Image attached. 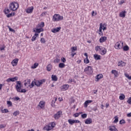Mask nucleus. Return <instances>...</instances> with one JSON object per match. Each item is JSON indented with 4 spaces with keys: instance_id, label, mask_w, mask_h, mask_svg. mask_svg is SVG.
Returning <instances> with one entry per match:
<instances>
[{
    "instance_id": "nucleus-1",
    "label": "nucleus",
    "mask_w": 131,
    "mask_h": 131,
    "mask_svg": "<svg viewBox=\"0 0 131 131\" xmlns=\"http://www.w3.org/2000/svg\"><path fill=\"white\" fill-rule=\"evenodd\" d=\"M95 51H96V52H99V54L102 56L106 55V53H107L106 48L102 47V46H97L95 47Z\"/></svg>"
},
{
    "instance_id": "nucleus-2",
    "label": "nucleus",
    "mask_w": 131,
    "mask_h": 131,
    "mask_svg": "<svg viewBox=\"0 0 131 131\" xmlns=\"http://www.w3.org/2000/svg\"><path fill=\"white\" fill-rule=\"evenodd\" d=\"M22 88V84L21 83V81H16V85L15 86V89L17 92V93H26V90L24 89H21Z\"/></svg>"
},
{
    "instance_id": "nucleus-3",
    "label": "nucleus",
    "mask_w": 131,
    "mask_h": 131,
    "mask_svg": "<svg viewBox=\"0 0 131 131\" xmlns=\"http://www.w3.org/2000/svg\"><path fill=\"white\" fill-rule=\"evenodd\" d=\"M19 8V4L17 2H12L9 5V9L11 11H17Z\"/></svg>"
},
{
    "instance_id": "nucleus-4",
    "label": "nucleus",
    "mask_w": 131,
    "mask_h": 131,
    "mask_svg": "<svg viewBox=\"0 0 131 131\" xmlns=\"http://www.w3.org/2000/svg\"><path fill=\"white\" fill-rule=\"evenodd\" d=\"M64 19L63 16L60 15L59 14H54L52 17V21L54 22H58L59 21H62Z\"/></svg>"
},
{
    "instance_id": "nucleus-5",
    "label": "nucleus",
    "mask_w": 131,
    "mask_h": 131,
    "mask_svg": "<svg viewBox=\"0 0 131 131\" xmlns=\"http://www.w3.org/2000/svg\"><path fill=\"white\" fill-rule=\"evenodd\" d=\"M55 126H56V123H55L54 122H52L49 124L46 125L43 127V129L47 131L51 130V129H53V128L55 127Z\"/></svg>"
},
{
    "instance_id": "nucleus-6",
    "label": "nucleus",
    "mask_w": 131,
    "mask_h": 131,
    "mask_svg": "<svg viewBox=\"0 0 131 131\" xmlns=\"http://www.w3.org/2000/svg\"><path fill=\"white\" fill-rule=\"evenodd\" d=\"M84 72H85V73L88 75L93 74V68L91 66H88L84 69Z\"/></svg>"
},
{
    "instance_id": "nucleus-7",
    "label": "nucleus",
    "mask_w": 131,
    "mask_h": 131,
    "mask_svg": "<svg viewBox=\"0 0 131 131\" xmlns=\"http://www.w3.org/2000/svg\"><path fill=\"white\" fill-rule=\"evenodd\" d=\"M123 47V42L118 41L116 43L115 45V48L117 50H120V49H122Z\"/></svg>"
},
{
    "instance_id": "nucleus-8",
    "label": "nucleus",
    "mask_w": 131,
    "mask_h": 131,
    "mask_svg": "<svg viewBox=\"0 0 131 131\" xmlns=\"http://www.w3.org/2000/svg\"><path fill=\"white\" fill-rule=\"evenodd\" d=\"M62 115V111H59L56 113V114L54 115V118L56 120L59 119L61 116Z\"/></svg>"
},
{
    "instance_id": "nucleus-9",
    "label": "nucleus",
    "mask_w": 131,
    "mask_h": 131,
    "mask_svg": "<svg viewBox=\"0 0 131 131\" xmlns=\"http://www.w3.org/2000/svg\"><path fill=\"white\" fill-rule=\"evenodd\" d=\"M46 80L45 79L35 81L36 86H40Z\"/></svg>"
},
{
    "instance_id": "nucleus-10",
    "label": "nucleus",
    "mask_w": 131,
    "mask_h": 131,
    "mask_svg": "<svg viewBox=\"0 0 131 131\" xmlns=\"http://www.w3.org/2000/svg\"><path fill=\"white\" fill-rule=\"evenodd\" d=\"M38 107H40L41 109H45V106H46V102L44 101H41L38 104Z\"/></svg>"
},
{
    "instance_id": "nucleus-11",
    "label": "nucleus",
    "mask_w": 131,
    "mask_h": 131,
    "mask_svg": "<svg viewBox=\"0 0 131 131\" xmlns=\"http://www.w3.org/2000/svg\"><path fill=\"white\" fill-rule=\"evenodd\" d=\"M18 61H19V59L15 58L11 61V64L13 67H15V66H17Z\"/></svg>"
},
{
    "instance_id": "nucleus-12",
    "label": "nucleus",
    "mask_w": 131,
    "mask_h": 131,
    "mask_svg": "<svg viewBox=\"0 0 131 131\" xmlns=\"http://www.w3.org/2000/svg\"><path fill=\"white\" fill-rule=\"evenodd\" d=\"M34 9V8H33V6H31L26 9V12L27 13V14H31V13L33 12Z\"/></svg>"
},
{
    "instance_id": "nucleus-13",
    "label": "nucleus",
    "mask_w": 131,
    "mask_h": 131,
    "mask_svg": "<svg viewBox=\"0 0 131 131\" xmlns=\"http://www.w3.org/2000/svg\"><path fill=\"white\" fill-rule=\"evenodd\" d=\"M102 29H103V24L100 23V27H99V32H98V34H99V35H100V36H103V32H102Z\"/></svg>"
},
{
    "instance_id": "nucleus-14",
    "label": "nucleus",
    "mask_w": 131,
    "mask_h": 131,
    "mask_svg": "<svg viewBox=\"0 0 131 131\" xmlns=\"http://www.w3.org/2000/svg\"><path fill=\"white\" fill-rule=\"evenodd\" d=\"M43 32V28H37L33 29V32H35V33H40V32Z\"/></svg>"
},
{
    "instance_id": "nucleus-15",
    "label": "nucleus",
    "mask_w": 131,
    "mask_h": 131,
    "mask_svg": "<svg viewBox=\"0 0 131 131\" xmlns=\"http://www.w3.org/2000/svg\"><path fill=\"white\" fill-rule=\"evenodd\" d=\"M16 80H18L17 77H14L13 78H9L6 80V81L7 82H10V81H12V82H14L16 81Z\"/></svg>"
},
{
    "instance_id": "nucleus-16",
    "label": "nucleus",
    "mask_w": 131,
    "mask_h": 131,
    "mask_svg": "<svg viewBox=\"0 0 131 131\" xmlns=\"http://www.w3.org/2000/svg\"><path fill=\"white\" fill-rule=\"evenodd\" d=\"M61 30V27H59L57 28H54V29H52L51 30V32H53V33H56L57 32H59Z\"/></svg>"
},
{
    "instance_id": "nucleus-17",
    "label": "nucleus",
    "mask_w": 131,
    "mask_h": 131,
    "mask_svg": "<svg viewBox=\"0 0 131 131\" xmlns=\"http://www.w3.org/2000/svg\"><path fill=\"white\" fill-rule=\"evenodd\" d=\"M24 85L26 86V88H30V79L26 80L25 81Z\"/></svg>"
},
{
    "instance_id": "nucleus-18",
    "label": "nucleus",
    "mask_w": 131,
    "mask_h": 131,
    "mask_svg": "<svg viewBox=\"0 0 131 131\" xmlns=\"http://www.w3.org/2000/svg\"><path fill=\"white\" fill-rule=\"evenodd\" d=\"M92 102H93V100H87L84 103V107H85V108H87L88 105L89 104H91V103H92Z\"/></svg>"
},
{
    "instance_id": "nucleus-19",
    "label": "nucleus",
    "mask_w": 131,
    "mask_h": 131,
    "mask_svg": "<svg viewBox=\"0 0 131 131\" xmlns=\"http://www.w3.org/2000/svg\"><path fill=\"white\" fill-rule=\"evenodd\" d=\"M126 64V63L125 62L120 61L118 62V66H119L120 67H123L124 66H125Z\"/></svg>"
},
{
    "instance_id": "nucleus-20",
    "label": "nucleus",
    "mask_w": 131,
    "mask_h": 131,
    "mask_svg": "<svg viewBox=\"0 0 131 131\" xmlns=\"http://www.w3.org/2000/svg\"><path fill=\"white\" fill-rule=\"evenodd\" d=\"M107 40V37L106 36H103V37H101L100 39H99V42L102 43L103 42H105V41Z\"/></svg>"
},
{
    "instance_id": "nucleus-21",
    "label": "nucleus",
    "mask_w": 131,
    "mask_h": 131,
    "mask_svg": "<svg viewBox=\"0 0 131 131\" xmlns=\"http://www.w3.org/2000/svg\"><path fill=\"white\" fill-rule=\"evenodd\" d=\"M84 122L85 124H91L93 122V120L91 118H88L85 120Z\"/></svg>"
},
{
    "instance_id": "nucleus-22",
    "label": "nucleus",
    "mask_w": 131,
    "mask_h": 131,
    "mask_svg": "<svg viewBox=\"0 0 131 131\" xmlns=\"http://www.w3.org/2000/svg\"><path fill=\"white\" fill-rule=\"evenodd\" d=\"M93 57H94L95 60H101V55H100L95 54L93 55Z\"/></svg>"
},
{
    "instance_id": "nucleus-23",
    "label": "nucleus",
    "mask_w": 131,
    "mask_h": 131,
    "mask_svg": "<svg viewBox=\"0 0 131 131\" xmlns=\"http://www.w3.org/2000/svg\"><path fill=\"white\" fill-rule=\"evenodd\" d=\"M126 14V11H122V12H121L120 13L119 16H120V17H121V18H124V17H125Z\"/></svg>"
},
{
    "instance_id": "nucleus-24",
    "label": "nucleus",
    "mask_w": 131,
    "mask_h": 131,
    "mask_svg": "<svg viewBox=\"0 0 131 131\" xmlns=\"http://www.w3.org/2000/svg\"><path fill=\"white\" fill-rule=\"evenodd\" d=\"M103 78V75L102 74H99L97 75L96 77V79H97V81H99L100 79H102Z\"/></svg>"
},
{
    "instance_id": "nucleus-25",
    "label": "nucleus",
    "mask_w": 131,
    "mask_h": 131,
    "mask_svg": "<svg viewBox=\"0 0 131 131\" xmlns=\"http://www.w3.org/2000/svg\"><path fill=\"white\" fill-rule=\"evenodd\" d=\"M112 74H114L115 77H118V72L115 70H113L112 71Z\"/></svg>"
},
{
    "instance_id": "nucleus-26",
    "label": "nucleus",
    "mask_w": 131,
    "mask_h": 131,
    "mask_svg": "<svg viewBox=\"0 0 131 131\" xmlns=\"http://www.w3.org/2000/svg\"><path fill=\"white\" fill-rule=\"evenodd\" d=\"M43 27H45V23L43 22H41L36 26V28H42Z\"/></svg>"
},
{
    "instance_id": "nucleus-27",
    "label": "nucleus",
    "mask_w": 131,
    "mask_h": 131,
    "mask_svg": "<svg viewBox=\"0 0 131 131\" xmlns=\"http://www.w3.org/2000/svg\"><path fill=\"white\" fill-rule=\"evenodd\" d=\"M69 88V85L65 84L62 86L61 89L62 91H67V90H68Z\"/></svg>"
},
{
    "instance_id": "nucleus-28",
    "label": "nucleus",
    "mask_w": 131,
    "mask_h": 131,
    "mask_svg": "<svg viewBox=\"0 0 131 131\" xmlns=\"http://www.w3.org/2000/svg\"><path fill=\"white\" fill-rule=\"evenodd\" d=\"M37 36H38V34L35 33L34 35V36H33L32 38V41H35V40H36V37H37Z\"/></svg>"
},
{
    "instance_id": "nucleus-29",
    "label": "nucleus",
    "mask_w": 131,
    "mask_h": 131,
    "mask_svg": "<svg viewBox=\"0 0 131 131\" xmlns=\"http://www.w3.org/2000/svg\"><path fill=\"white\" fill-rule=\"evenodd\" d=\"M110 130L111 131H118V130L115 127V126H110Z\"/></svg>"
},
{
    "instance_id": "nucleus-30",
    "label": "nucleus",
    "mask_w": 131,
    "mask_h": 131,
    "mask_svg": "<svg viewBox=\"0 0 131 131\" xmlns=\"http://www.w3.org/2000/svg\"><path fill=\"white\" fill-rule=\"evenodd\" d=\"M52 68H53V66H52V64H49L47 66V71H51V70H52Z\"/></svg>"
},
{
    "instance_id": "nucleus-31",
    "label": "nucleus",
    "mask_w": 131,
    "mask_h": 131,
    "mask_svg": "<svg viewBox=\"0 0 131 131\" xmlns=\"http://www.w3.org/2000/svg\"><path fill=\"white\" fill-rule=\"evenodd\" d=\"M51 78L53 81H57V80H58V77H57V76L56 75H52Z\"/></svg>"
},
{
    "instance_id": "nucleus-32",
    "label": "nucleus",
    "mask_w": 131,
    "mask_h": 131,
    "mask_svg": "<svg viewBox=\"0 0 131 131\" xmlns=\"http://www.w3.org/2000/svg\"><path fill=\"white\" fill-rule=\"evenodd\" d=\"M14 15H15V12H12L11 13H8L6 16L7 18H10L11 17H12V16H14Z\"/></svg>"
},
{
    "instance_id": "nucleus-33",
    "label": "nucleus",
    "mask_w": 131,
    "mask_h": 131,
    "mask_svg": "<svg viewBox=\"0 0 131 131\" xmlns=\"http://www.w3.org/2000/svg\"><path fill=\"white\" fill-rule=\"evenodd\" d=\"M124 99H125V95L124 94H121L119 96V99L122 101Z\"/></svg>"
},
{
    "instance_id": "nucleus-34",
    "label": "nucleus",
    "mask_w": 131,
    "mask_h": 131,
    "mask_svg": "<svg viewBox=\"0 0 131 131\" xmlns=\"http://www.w3.org/2000/svg\"><path fill=\"white\" fill-rule=\"evenodd\" d=\"M123 51H124L125 52H127V51H128L129 50V47H128L127 46V45H126L125 46L123 47Z\"/></svg>"
},
{
    "instance_id": "nucleus-35",
    "label": "nucleus",
    "mask_w": 131,
    "mask_h": 131,
    "mask_svg": "<svg viewBox=\"0 0 131 131\" xmlns=\"http://www.w3.org/2000/svg\"><path fill=\"white\" fill-rule=\"evenodd\" d=\"M71 50L72 53H74V52H75V51H77V47H73L71 48Z\"/></svg>"
},
{
    "instance_id": "nucleus-36",
    "label": "nucleus",
    "mask_w": 131,
    "mask_h": 131,
    "mask_svg": "<svg viewBox=\"0 0 131 131\" xmlns=\"http://www.w3.org/2000/svg\"><path fill=\"white\" fill-rule=\"evenodd\" d=\"M4 13L6 15H8V14H9L10 13V9H9L8 8H5L4 9Z\"/></svg>"
},
{
    "instance_id": "nucleus-37",
    "label": "nucleus",
    "mask_w": 131,
    "mask_h": 131,
    "mask_svg": "<svg viewBox=\"0 0 131 131\" xmlns=\"http://www.w3.org/2000/svg\"><path fill=\"white\" fill-rule=\"evenodd\" d=\"M38 66V63L35 62L34 65L31 67L32 69H35Z\"/></svg>"
},
{
    "instance_id": "nucleus-38",
    "label": "nucleus",
    "mask_w": 131,
    "mask_h": 131,
    "mask_svg": "<svg viewBox=\"0 0 131 131\" xmlns=\"http://www.w3.org/2000/svg\"><path fill=\"white\" fill-rule=\"evenodd\" d=\"M115 120L113 122V123H117L118 122V117L117 116H116L114 117Z\"/></svg>"
},
{
    "instance_id": "nucleus-39",
    "label": "nucleus",
    "mask_w": 131,
    "mask_h": 131,
    "mask_svg": "<svg viewBox=\"0 0 131 131\" xmlns=\"http://www.w3.org/2000/svg\"><path fill=\"white\" fill-rule=\"evenodd\" d=\"M19 114H20V111H15L13 113V116H17V115H19Z\"/></svg>"
},
{
    "instance_id": "nucleus-40",
    "label": "nucleus",
    "mask_w": 131,
    "mask_h": 131,
    "mask_svg": "<svg viewBox=\"0 0 131 131\" xmlns=\"http://www.w3.org/2000/svg\"><path fill=\"white\" fill-rule=\"evenodd\" d=\"M34 85H36V82L35 81H33L31 84H30V89H32Z\"/></svg>"
},
{
    "instance_id": "nucleus-41",
    "label": "nucleus",
    "mask_w": 131,
    "mask_h": 131,
    "mask_svg": "<svg viewBox=\"0 0 131 131\" xmlns=\"http://www.w3.org/2000/svg\"><path fill=\"white\" fill-rule=\"evenodd\" d=\"M7 104L8 105V107H12V106H13V103L11 101H7Z\"/></svg>"
},
{
    "instance_id": "nucleus-42",
    "label": "nucleus",
    "mask_w": 131,
    "mask_h": 131,
    "mask_svg": "<svg viewBox=\"0 0 131 131\" xmlns=\"http://www.w3.org/2000/svg\"><path fill=\"white\" fill-rule=\"evenodd\" d=\"M68 122L70 124H71V125H72L73 124H74V120L69 119Z\"/></svg>"
},
{
    "instance_id": "nucleus-43",
    "label": "nucleus",
    "mask_w": 131,
    "mask_h": 131,
    "mask_svg": "<svg viewBox=\"0 0 131 131\" xmlns=\"http://www.w3.org/2000/svg\"><path fill=\"white\" fill-rule=\"evenodd\" d=\"M84 63L85 64H89V63H90V60L89 59V58H85L84 59Z\"/></svg>"
},
{
    "instance_id": "nucleus-44",
    "label": "nucleus",
    "mask_w": 131,
    "mask_h": 131,
    "mask_svg": "<svg viewBox=\"0 0 131 131\" xmlns=\"http://www.w3.org/2000/svg\"><path fill=\"white\" fill-rule=\"evenodd\" d=\"M59 68H64L65 67V64L63 63H60L58 65Z\"/></svg>"
},
{
    "instance_id": "nucleus-45",
    "label": "nucleus",
    "mask_w": 131,
    "mask_h": 131,
    "mask_svg": "<svg viewBox=\"0 0 131 131\" xmlns=\"http://www.w3.org/2000/svg\"><path fill=\"white\" fill-rule=\"evenodd\" d=\"M82 113H77L73 115L74 117H78Z\"/></svg>"
},
{
    "instance_id": "nucleus-46",
    "label": "nucleus",
    "mask_w": 131,
    "mask_h": 131,
    "mask_svg": "<svg viewBox=\"0 0 131 131\" xmlns=\"http://www.w3.org/2000/svg\"><path fill=\"white\" fill-rule=\"evenodd\" d=\"M2 113H9V110L5 108L4 110H2Z\"/></svg>"
},
{
    "instance_id": "nucleus-47",
    "label": "nucleus",
    "mask_w": 131,
    "mask_h": 131,
    "mask_svg": "<svg viewBox=\"0 0 131 131\" xmlns=\"http://www.w3.org/2000/svg\"><path fill=\"white\" fill-rule=\"evenodd\" d=\"M40 41L41 43H46V39L45 38H41Z\"/></svg>"
},
{
    "instance_id": "nucleus-48",
    "label": "nucleus",
    "mask_w": 131,
    "mask_h": 131,
    "mask_svg": "<svg viewBox=\"0 0 131 131\" xmlns=\"http://www.w3.org/2000/svg\"><path fill=\"white\" fill-rule=\"evenodd\" d=\"M81 117L83 118V119H85V118H86V117H88V114H83L81 115Z\"/></svg>"
},
{
    "instance_id": "nucleus-49",
    "label": "nucleus",
    "mask_w": 131,
    "mask_h": 131,
    "mask_svg": "<svg viewBox=\"0 0 131 131\" xmlns=\"http://www.w3.org/2000/svg\"><path fill=\"white\" fill-rule=\"evenodd\" d=\"M124 123H125V121L123 119H122L119 121L120 124H124Z\"/></svg>"
},
{
    "instance_id": "nucleus-50",
    "label": "nucleus",
    "mask_w": 131,
    "mask_h": 131,
    "mask_svg": "<svg viewBox=\"0 0 131 131\" xmlns=\"http://www.w3.org/2000/svg\"><path fill=\"white\" fill-rule=\"evenodd\" d=\"M127 103H128V104H129V105H131V97L128 99Z\"/></svg>"
},
{
    "instance_id": "nucleus-51",
    "label": "nucleus",
    "mask_w": 131,
    "mask_h": 131,
    "mask_svg": "<svg viewBox=\"0 0 131 131\" xmlns=\"http://www.w3.org/2000/svg\"><path fill=\"white\" fill-rule=\"evenodd\" d=\"M47 12H42L41 15H40V17H43L44 16H46V15H47Z\"/></svg>"
},
{
    "instance_id": "nucleus-52",
    "label": "nucleus",
    "mask_w": 131,
    "mask_h": 131,
    "mask_svg": "<svg viewBox=\"0 0 131 131\" xmlns=\"http://www.w3.org/2000/svg\"><path fill=\"white\" fill-rule=\"evenodd\" d=\"M61 61L63 63H65L66 62V59L65 58H64V57H61Z\"/></svg>"
},
{
    "instance_id": "nucleus-53",
    "label": "nucleus",
    "mask_w": 131,
    "mask_h": 131,
    "mask_svg": "<svg viewBox=\"0 0 131 131\" xmlns=\"http://www.w3.org/2000/svg\"><path fill=\"white\" fill-rule=\"evenodd\" d=\"M6 127L5 124H0V129H2V128H5Z\"/></svg>"
},
{
    "instance_id": "nucleus-54",
    "label": "nucleus",
    "mask_w": 131,
    "mask_h": 131,
    "mask_svg": "<svg viewBox=\"0 0 131 131\" xmlns=\"http://www.w3.org/2000/svg\"><path fill=\"white\" fill-rule=\"evenodd\" d=\"M75 55H76V53L75 52H72L71 56L72 57V58H73L74 57V56H75Z\"/></svg>"
},
{
    "instance_id": "nucleus-55",
    "label": "nucleus",
    "mask_w": 131,
    "mask_h": 131,
    "mask_svg": "<svg viewBox=\"0 0 131 131\" xmlns=\"http://www.w3.org/2000/svg\"><path fill=\"white\" fill-rule=\"evenodd\" d=\"M54 63H59L60 62V59L56 58V59L54 60Z\"/></svg>"
},
{
    "instance_id": "nucleus-56",
    "label": "nucleus",
    "mask_w": 131,
    "mask_h": 131,
    "mask_svg": "<svg viewBox=\"0 0 131 131\" xmlns=\"http://www.w3.org/2000/svg\"><path fill=\"white\" fill-rule=\"evenodd\" d=\"M6 47L5 46L1 47L0 46V51H5V48Z\"/></svg>"
},
{
    "instance_id": "nucleus-57",
    "label": "nucleus",
    "mask_w": 131,
    "mask_h": 131,
    "mask_svg": "<svg viewBox=\"0 0 131 131\" xmlns=\"http://www.w3.org/2000/svg\"><path fill=\"white\" fill-rule=\"evenodd\" d=\"M74 123H79L80 121L78 120H74Z\"/></svg>"
},
{
    "instance_id": "nucleus-58",
    "label": "nucleus",
    "mask_w": 131,
    "mask_h": 131,
    "mask_svg": "<svg viewBox=\"0 0 131 131\" xmlns=\"http://www.w3.org/2000/svg\"><path fill=\"white\" fill-rule=\"evenodd\" d=\"M8 28L9 29V31H11V32H14V29L11 28L10 26L8 27Z\"/></svg>"
},
{
    "instance_id": "nucleus-59",
    "label": "nucleus",
    "mask_w": 131,
    "mask_h": 131,
    "mask_svg": "<svg viewBox=\"0 0 131 131\" xmlns=\"http://www.w3.org/2000/svg\"><path fill=\"white\" fill-rule=\"evenodd\" d=\"M120 5L121 6V5H122V4H124V0H122L120 2Z\"/></svg>"
},
{
    "instance_id": "nucleus-60",
    "label": "nucleus",
    "mask_w": 131,
    "mask_h": 131,
    "mask_svg": "<svg viewBox=\"0 0 131 131\" xmlns=\"http://www.w3.org/2000/svg\"><path fill=\"white\" fill-rule=\"evenodd\" d=\"M77 64H79L80 65V64L81 63V60H78V61H77Z\"/></svg>"
},
{
    "instance_id": "nucleus-61",
    "label": "nucleus",
    "mask_w": 131,
    "mask_h": 131,
    "mask_svg": "<svg viewBox=\"0 0 131 131\" xmlns=\"http://www.w3.org/2000/svg\"><path fill=\"white\" fill-rule=\"evenodd\" d=\"M71 82H73V79H70L69 80V83H71Z\"/></svg>"
},
{
    "instance_id": "nucleus-62",
    "label": "nucleus",
    "mask_w": 131,
    "mask_h": 131,
    "mask_svg": "<svg viewBox=\"0 0 131 131\" xmlns=\"http://www.w3.org/2000/svg\"><path fill=\"white\" fill-rule=\"evenodd\" d=\"M102 29L103 30H106V29H107V28H106V27L104 26V25L102 24Z\"/></svg>"
},
{
    "instance_id": "nucleus-63",
    "label": "nucleus",
    "mask_w": 131,
    "mask_h": 131,
    "mask_svg": "<svg viewBox=\"0 0 131 131\" xmlns=\"http://www.w3.org/2000/svg\"><path fill=\"white\" fill-rule=\"evenodd\" d=\"M54 100L52 101V103H55L56 101H57V98L56 97L54 98Z\"/></svg>"
},
{
    "instance_id": "nucleus-64",
    "label": "nucleus",
    "mask_w": 131,
    "mask_h": 131,
    "mask_svg": "<svg viewBox=\"0 0 131 131\" xmlns=\"http://www.w3.org/2000/svg\"><path fill=\"white\" fill-rule=\"evenodd\" d=\"M127 117H131V113L127 114Z\"/></svg>"
}]
</instances>
